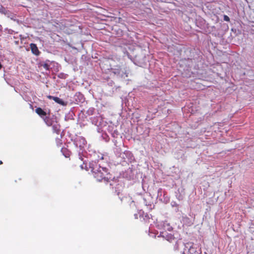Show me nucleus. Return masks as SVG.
Instances as JSON below:
<instances>
[{
	"mask_svg": "<svg viewBox=\"0 0 254 254\" xmlns=\"http://www.w3.org/2000/svg\"><path fill=\"white\" fill-rule=\"evenodd\" d=\"M48 98L50 99H52V100H54V98H55L54 96H51V95H49L48 96Z\"/></svg>",
	"mask_w": 254,
	"mask_h": 254,
	"instance_id": "obj_12",
	"label": "nucleus"
},
{
	"mask_svg": "<svg viewBox=\"0 0 254 254\" xmlns=\"http://www.w3.org/2000/svg\"><path fill=\"white\" fill-rule=\"evenodd\" d=\"M137 215H137V214H134V217H135V218L136 219H137Z\"/></svg>",
	"mask_w": 254,
	"mask_h": 254,
	"instance_id": "obj_13",
	"label": "nucleus"
},
{
	"mask_svg": "<svg viewBox=\"0 0 254 254\" xmlns=\"http://www.w3.org/2000/svg\"><path fill=\"white\" fill-rule=\"evenodd\" d=\"M2 164V161L0 160V165H1Z\"/></svg>",
	"mask_w": 254,
	"mask_h": 254,
	"instance_id": "obj_15",
	"label": "nucleus"
},
{
	"mask_svg": "<svg viewBox=\"0 0 254 254\" xmlns=\"http://www.w3.org/2000/svg\"><path fill=\"white\" fill-rule=\"evenodd\" d=\"M91 171L94 178L98 181H104L108 182L111 178L108 169L106 167H102L98 164H95V166L92 167Z\"/></svg>",
	"mask_w": 254,
	"mask_h": 254,
	"instance_id": "obj_1",
	"label": "nucleus"
},
{
	"mask_svg": "<svg viewBox=\"0 0 254 254\" xmlns=\"http://www.w3.org/2000/svg\"><path fill=\"white\" fill-rule=\"evenodd\" d=\"M43 66L46 70L49 69V65L48 64L45 63L44 64H43Z\"/></svg>",
	"mask_w": 254,
	"mask_h": 254,
	"instance_id": "obj_9",
	"label": "nucleus"
},
{
	"mask_svg": "<svg viewBox=\"0 0 254 254\" xmlns=\"http://www.w3.org/2000/svg\"><path fill=\"white\" fill-rule=\"evenodd\" d=\"M53 132H55L57 134H60L61 131V126L58 122H56L52 126Z\"/></svg>",
	"mask_w": 254,
	"mask_h": 254,
	"instance_id": "obj_5",
	"label": "nucleus"
},
{
	"mask_svg": "<svg viewBox=\"0 0 254 254\" xmlns=\"http://www.w3.org/2000/svg\"><path fill=\"white\" fill-rule=\"evenodd\" d=\"M53 100L55 102H56L61 105L64 106L66 105V104L64 103V102L63 100H62L61 99H60V98H59L58 97H55Z\"/></svg>",
	"mask_w": 254,
	"mask_h": 254,
	"instance_id": "obj_7",
	"label": "nucleus"
},
{
	"mask_svg": "<svg viewBox=\"0 0 254 254\" xmlns=\"http://www.w3.org/2000/svg\"><path fill=\"white\" fill-rule=\"evenodd\" d=\"M224 20L227 21V22H229L230 20V18L227 15H224Z\"/></svg>",
	"mask_w": 254,
	"mask_h": 254,
	"instance_id": "obj_10",
	"label": "nucleus"
},
{
	"mask_svg": "<svg viewBox=\"0 0 254 254\" xmlns=\"http://www.w3.org/2000/svg\"><path fill=\"white\" fill-rule=\"evenodd\" d=\"M2 67V65L0 63V69Z\"/></svg>",
	"mask_w": 254,
	"mask_h": 254,
	"instance_id": "obj_14",
	"label": "nucleus"
},
{
	"mask_svg": "<svg viewBox=\"0 0 254 254\" xmlns=\"http://www.w3.org/2000/svg\"><path fill=\"white\" fill-rule=\"evenodd\" d=\"M61 151L63 152L64 155L65 157H69V156H70V153L69 152H68V151L67 150L66 148H62L61 149Z\"/></svg>",
	"mask_w": 254,
	"mask_h": 254,
	"instance_id": "obj_8",
	"label": "nucleus"
},
{
	"mask_svg": "<svg viewBox=\"0 0 254 254\" xmlns=\"http://www.w3.org/2000/svg\"><path fill=\"white\" fill-rule=\"evenodd\" d=\"M184 254H201L200 249L196 250V248L191 243H188L185 245L183 251Z\"/></svg>",
	"mask_w": 254,
	"mask_h": 254,
	"instance_id": "obj_2",
	"label": "nucleus"
},
{
	"mask_svg": "<svg viewBox=\"0 0 254 254\" xmlns=\"http://www.w3.org/2000/svg\"><path fill=\"white\" fill-rule=\"evenodd\" d=\"M175 238L173 236L171 235L170 236V241H175Z\"/></svg>",
	"mask_w": 254,
	"mask_h": 254,
	"instance_id": "obj_11",
	"label": "nucleus"
},
{
	"mask_svg": "<svg viewBox=\"0 0 254 254\" xmlns=\"http://www.w3.org/2000/svg\"><path fill=\"white\" fill-rule=\"evenodd\" d=\"M44 122L49 127H51L54 123L57 122V119L56 117L53 116L52 117H46L45 118H43Z\"/></svg>",
	"mask_w": 254,
	"mask_h": 254,
	"instance_id": "obj_3",
	"label": "nucleus"
},
{
	"mask_svg": "<svg viewBox=\"0 0 254 254\" xmlns=\"http://www.w3.org/2000/svg\"><path fill=\"white\" fill-rule=\"evenodd\" d=\"M30 48L31 49L32 53L36 56H38L40 54V51L38 50V48L36 45V44L34 43H31L30 45Z\"/></svg>",
	"mask_w": 254,
	"mask_h": 254,
	"instance_id": "obj_4",
	"label": "nucleus"
},
{
	"mask_svg": "<svg viewBox=\"0 0 254 254\" xmlns=\"http://www.w3.org/2000/svg\"><path fill=\"white\" fill-rule=\"evenodd\" d=\"M36 113L39 115L43 119L45 118L46 116V112H45L41 108L38 107L35 110Z\"/></svg>",
	"mask_w": 254,
	"mask_h": 254,
	"instance_id": "obj_6",
	"label": "nucleus"
}]
</instances>
